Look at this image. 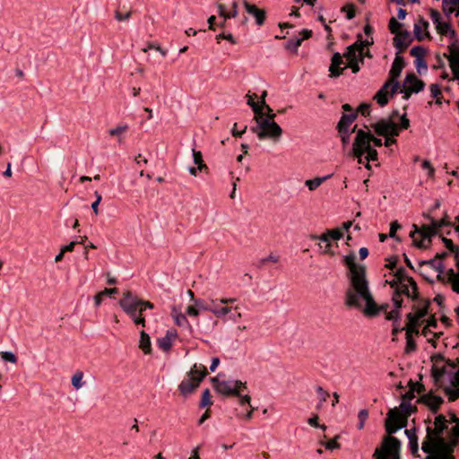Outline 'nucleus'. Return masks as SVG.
<instances>
[{
	"label": "nucleus",
	"mask_w": 459,
	"mask_h": 459,
	"mask_svg": "<svg viewBox=\"0 0 459 459\" xmlns=\"http://www.w3.org/2000/svg\"><path fill=\"white\" fill-rule=\"evenodd\" d=\"M402 295H405L408 298H411L412 300L417 299L418 297V288L417 283L412 278L405 279V281H401L399 285H397L394 290V294L393 296V301L394 307L397 308L402 307L403 299L401 298Z\"/></svg>",
	"instance_id": "f8f14e48"
},
{
	"label": "nucleus",
	"mask_w": 459,
	"mask_h": 459,
	"mask_svg": "<svg viewBox=\"0 0 459 459\" xmlns=\"http://www.w3.org/2000/svg\"><path fill=\"white\" fill-rule=\"evenodd\" d=\"M399 83H391V82H385L380 90L375 94L374 100L381 107L385 106L388 103L390 98H392L397 91Z\"/></svg>",
	"instance_id": "2eb2a0df"
},
{
	"label": "nucleus",
	"mask_w": 459,
	"mask_h": 459,
	"mask_svg": "<svg viewBox=\"0 0 459 459\" xmlns=\"http://www.w3.org/2000/svg\"><path fill=\"white\" fill-rule=\"evenodd\" d=\"M342 236L343 234L340 229H333L319 237H313V238L319 240L318 246L323 254L333 255L335 251L333 249V244L342 238Z\"/></svg>",
	"instance_id": "ddd939ff"
},
{
	"label": "nucleus",
	"mask_w": 459,
	"mask_h": 459,
	"mask_svg": "<svg viewBox=\"0 0 459 459\" xmlns=\"http://www.w3.org/2000/svg\"><path fill=\"white\" fill-rule=\"evenodd\" d=\"M368 418V411L366 409L360 410L358 414L359 423L358 429H363L365 426V422Z\"/></svg>",
	"instance_id": "09e8293b"
},
{
	"label": "nucleus",
	"mask_w": 459,
	"mask_h": 459,
	"mask_svg": "<svg viewBox=\"0 0 459 459\" xmlns=\"http://www.w3.org/2000/svg\"><path fill=\"white\" fill-rule=\"evenodd\" d=\"M410 54L413 57H424L425 49L422 47H413L411 49Z\"/></svg>",
	"instance_id": "4d7b16f0"
},
{
	"label": "nucleus",
	"mask_w": 459,
	"mask_h": 459,
	"mask_svg": "<svg viewBox=\"0 0 459 459\" xmlns=\"http://www.w3.org/2000/svg\"><path fill=\"white\" fill-rule=\"evenodd\" d=\"M355 255L351 254L344 256V264L349 268V278L357 276H361L366 274V270L363 265H359L355 263Z\"/></svg>",
	"instance_id": "412c9836"
},
{
	"label": "nucleus",
	"mask_w": 459,
	"mask_h": 459,
	"mask_svg": "<svg viewBox=\"0 0 459 459\" xmlns=\"http://www.w3.org/2000/svg\"><path fill=\"white\" fill-rule=\"evenodd\" d=\"M247 98V104L252 108L254 113L255 116L261 115L263 106H259L257 102L255 101V99L257 97L256 94H247L246 96Z\"/></svg>",
	"instance_id": "58836bf2"
},
{
	"label": "nucleus",
	"mask_w": 459,
	"mask_h": 459,
	"mask_svg": "<svg viewBox=\"0 0 459 459\" xmlns=\"http://www.w3.org/2000/svg\"><path fill=\"white\" fill-rule=\"evenodd\" d=\"M339 435L335 436L334 438L329 440L328 442L322 443L327 450H333L340 448V444L338 443Z\"/></svg>",
	"instance_id": "864d4df0"
},
{
	"label": "nucleus",
	"mask_w": 459,
	"mask_h": 459,
	"mask_svg": "<svg viewBox=\"0 0 459 459\" xmlns=\"http://www.w3.org/2000/svg\"><path fill=\"white\" fill-rule=\"evenodd\" d=\"M344 302L347 307L355 308H361L365 302L364 314L368 316H377L380 310L370 293L366 274L351 278Z\"/></svg>",
	"instance_id": "f03ea898"
},
{
	"label": "nucleus",
	"mask_w": 459,
	"mask_h": 459,
	"mask_svg": "<svg viewBox=\"0 0 459 459\" xmlns=\"http://www.w3.org/2000/svg\"><path fill=\"white\" fill-rule=\"evenodd\" d=\"M400 408L402 410V413L403 415H406V419L408 418V416L411 415V412L414 411L415 410V407L412 406L409 401H406V400H403L401 405H400Z\"/></svg>",
	"instance_id": "c03bdc74"
},
{
	"label": "nucleus",
	"mask_w": 459,
	"mask_h": 459,
	"mask_svg": "<svg viewBox=\"0 0 459 459\" xmlns=\"http://www.w3.org/2000/svg\"><path fill=\"white\" fill-rule=\"evenodd\" d=\"M307 423L312 426V427H315V428H320L322 429L323 430H325L326 429V426L325 425H319L318 424V416L317 415H315L311 418H309L307 420Z\"/></svg>",
	"instance_id": "69168bd1"
},
{
	"label": "nucleus",
	"mask_w": 459,
	"mask_h": 459,
	"mask_svg": "<svg viewBox=\"0 0 459 459\" xmlns=\"http://www.w3.org/2000/svg\"><path fill=\"white\" fill-rule=\"evenodd\" d=\"M458 367L459 359L455 360H447L446 364L441 367H439L437 364H435L432 368V376L436 382H440L446 374H450L451 371Z\"/></svg>",
	"instance_id": "f3484780"
},
{
	"label": "nucleus",
	"mask_w": 459,
	"mask_h": 459,
	"mask_svg": "<svg viewBox=\"0 0 459 459\" xmlns=\"http://www.w3.org/2000/svg\"><path fill=\"white\" fill-rule=\"evenodd\" d=\"M442 7L446 15H450L454 13L456 14L457 10H459V5H457L455 0H443Z\"/></svg>",
	"instance_id": "c9c22d12"
},
{
	"label": "nucleus",
	"mask_w": 459,
	"mask_h": 459,
	"mask_svg": "<svg viewBox=\"0 0 459 459\" xmlns=\"http://www.w3.org/2000/svg\"><path fill=\"white\" fill-rule=\"evenodd\" d=\"M357 126H354L351 131H338L339 136L343 146H346L350 143V135L351 133L356 132Z\"/></svg>",
	"instance_id": "de8ad7c7"
},
{
	"label": "nucleus",
	"mask_w": 459,
	"mask_h": 459,
	"mask_svg": "<svg viewBox=\"0 0 459 459\" xmlns=\"http://www.w3.org/2000/svg\"><path fill=\"white\" fill-rule=\"evenodd\" d=\"M407 318H408V323L404 328L406 331V336H412L413 333L418 334L419 333V330H418L419 322L414 320L411 316H407Z\"/></svg>",
	"instance_id": "4c0bfd02"
},
{
	"label": "nucleus",
	"mask_w": 459,
	"mask_h": 459,
	"mask_svg": "<svg viewBox=\"0 0 459 459\" xmlns=\"http://www.w3.org/2000/svg\"><path fill=\"white\" fill-rule=\"evenodd\" d=\"M442 335L441 332L434 333L431 331V333L429 334V337L427 338V341L432 344L434 348L437 347V340Z\"/></svg>",
	"instance_id": "13d9d810"
},
{
	"label": "nucleus",
	"mask_w": 459,
	"mask_h": 459,
	"mask_svg": "<svg viewBox=\"0 0 459 459\" xmlns=\"http://www.w3.org/2000/svg\"><path fill=\"white\" fill-rule=\"evenodd\" d=\"M357 116L358 113L342 114L336 126L337 131H351L352 128L351 126L357 118Z\"/></svg>",
	"instance_id": "b1692460"
},
{
	"label": "nucleus",
	"mask_w": 459,
	"mask_h": 459,
	"mask_svg": "<svg viewBox=\"0 0 459 459\" xmlns=\"http://www.w3.org/2000/svg\"><path fill=\"white\" fill-rule=\"evenodd\" d=\"M448 429V420L446 416L439 414L435 418L434 429L427 428V437L422 443L421 449L427 454L444 451L448 444L442 437L443 432Z\"/></svg>",
	"instance_id": "20e7f679"
},
{
	"label": "nucleus",
	"mask_w": 459,
	"mask_h": 459,
	"mask_svg": "<svg viewBox=\"0 0 459 459\" xmlns=\"http://www.w3.org/2000/svg\"><path fill=\"white\" fill-rule=\"evenodd\" d=\"M172 317L177 325H178V326L188 325L190 329L192 328L188 323L186 316L184 314H182L180 311H178L177 309H173Z\"/></svg>",
	"instance_id": "e433bc0d"
},
{
	"label": "nucleus",
	"mask_w": 459,
	"mask_h": 459,
	"mask_svg": "<svg viewBox=\"0 0 459 459\" xmlns=\"http://www.w3.org/2000/svg\"><path fill=\"white\" fill-rule=\"evenodd\" d=\"M429 22L420 18L414 25V34L419 40H422L425 38H429V34L428 31Z\"/></svg>",
	"instance_id": "a878e982"
},
{
	"label": "nucleus",
	"mask_w": 459,
	"mask_h": 459,
	"mask_svg": "<svg viewBox=\"0 0 459 459\" xmlns=\"http://www.w3.org/2000/svg\"><path fill=\"white\" fill-rule=\"evenodd\" d=\"M236 301V299H214L211 300V308L209 311L214 315V311L221 309L224 305H230Z\"/></svg>",
	"instance_id": "c756f323"
},
{
	"label": "nucleus",
	"mask_w": 459,
	"mask_h": 459,
	"mask_svg": "<svg viewBox=\"0 0 459 459\" xmlns=\"http://www.w3.org/2000/svg\"><path fill=\"white\" fill-rule=\"evenodd\" d=\"M420 401L434 412L437 411V410L443 403V399L441 397L430 394L423 395L420 398Z\"/></svg>",
	"instance_id": "bb28decb"
},
{
	"label": "nucleus",
	"mask_w": 459,
	"mask_h": 459,
	"mask_svg": "<svg viewBox=\"0 0 459 459\" xmlns=\"http://www.w3.org/2000/svg\"><path fill=\"white\" fill-rule=\"evenodd\" d=\"M411 41V35L408 32H399L394 38V45L397 49L395 57H401L403 50L408 48Z\"/></svg>",
	"instance_id": "aec40b11"
},
{
	"label": "nucleus",
	"mask_w": 459,
	"mask_h": 459,
	"mask_svg": "<svg viewBox=\"0 0 459 459\" xmlns=\"http://www.w3.org/2000/svg\"><path fill=\"white\" fill-rule=\"evenodd\" d=\"M364 59H350L349 63H345L343 59H332V64L329 67L330 76L337 77L342 74V71L346 68H351L352 73L359 71V62L363 63Z\"/></svg>",
	"instance_id": "4468645a"
},
{
	"label": "nucleus",
	"mask_w": 459,
	"mask_h": 459,
	"mask_svg": "<svg viewBox=\"0 0 459 459\" xmlns=\"http://www.w3.org/2000/svg\"><path fill=\"white\" fill-rule=\"evenodd\" d=\"M421 167L423 169L428 170L429 177L432 178L434 176L435 169L432 167L431 163L429 160H423Z\"/></svg>",
	"instance_id": "338daca9"
},
{
	"label": "nucleus",
	"mask_w": 459,
	"mask_h": 459,
	"mask_svg": "<svg viewBox=\"0 0 459 459\" xmlns=\"http://www.w3.org/2000/svg\"><path fill=\"white\" fill-rule=\"evenodd\" d=\"M119 305L136 325H142L143 326H145V318L143 313L147 308L152 309L154 307L152 302L143 300L130 291L123 294Z\"/></svg>",
	"instance_id": "423d86ee"
},
{
	"label": "nucleus",
	"mask_w": 459,
	"mask_h": 459,
	"mask_svg": "<svg viewBox=\"0 0 459 459\" xmlns=\"http://www.w3.org/2000/svg\"><path fill=\"white\" fill-rule=\"evenodd\" d=\"M243 5L246 12L255 18V23L258 26L264 25L266 18V13L264 9L258 8L255 4H251L247 0L243 1Z\"/></svg>",
	"instance_id": "6ab92c4d"
},
{
	"label": "nucleus",
	"mask_w": 459,
	"mask_h": 459,
	"mask_svg": "<svg viewBox=\"0 0 459 459\" xmlns=\"http://www.w3.org/2000/svg\"><path fill=\"white\" fill-rule=\"evenodd\" d=\"M351 152L358 160V163H362L364 155L367 161H375L378 159L377 151L372 146L369 132L364 131L363 129L356 131Z\"/></svg>",
	"instance_id": "0eeeda50"
},
{
	"label": "nucleus",
	"mask_w": 459,
	"mask_h": 459,
	"mask_svg": "<svg viewBox=\"0 0 459 459\" xmlns=\"http://www.w3.org/2000/svg\"><path fill=\"white\" fill-rule=\"evenodd\" d=\"M398 116V112H394L389 117L383 118L373 124L371 127L375 133L380 136H398L400 131L408 129L410 126V120L406 114H403L400 117V123L395 122V117Z\"/></svg>",
	"instance_id": "6e6552de"
},
{
	"label": "nucleus",
	"mask_w": 459,
	"mask_h": 459,
	"mask_svg": "<svg viewBox=\"0 0 459 459\" xmlns=\"http://www.w3.org/2000/svg\"><path fill=\"white\" fill-rule=\"evenodd\" d=\"M178 339V333L174 329L168 330L163 337L158 339V346L164 351H169L172 348L174 342Z\"/></svg>",
	"instance_id": "5701e85b"
},
{
	"label": "nucleus",
	"mask_w": 459,
	"mask_h": 459,
	"mask_svg": "<svg viewBox=\"0 0 459 459\" xmlns=\"http://www.w3.org/2000/svg\"><path fill=\"white\" fill-rule=\"evenodd\" d=\"M195 304L197 307V308L199 309V312L200 311H209V308H211V304L208 305L205 303L204 300L200 299H195Z\"/></svg>",
	"instance_id": "bf43d9fd"
},
{
	"label": "nucleus",
	"mask_w": 459,
	"mask_h": 459,
	"mask_svg": "<svg viewBox=\"0 0 459 459\" xmlns=\"http://www.w3.org/2000/svg\"><path fill=\"white\" fill-rule=\"evenodd\" d=\"M443 277H445V281H442L449 283L452 290L455 292L459 293V273H455L453 269H449L443 274Z\"/></svg>",
	"instance_id": "cd10ccee"
},
{
	"label": "nucleus",
	"mask_w": 459,
	"mask_h": 459,
	"mask_svg": "<svg viewBox=\"0 0 459 459\" xmlns=\"http://www.w3.org/2000/svg\"><path fill=\"white\" fill-rule=\"evenodd\" d=\"M232 312V307L229 305H224V307L218 310L214 311V316L222 320H226V316L231 314Z\"/></svg>",
	"instance_id": "37998d69"
},
{
	"label": "nucleus",
	"mask_w": 459,
	"mask_h": 459,
	"mask_svg": "<svg viewBox=\"0 0 459 459\" xmlns=\"http://www.w3.org/2000/svg\"><path fill=\"white\" fill-rule=\"evenodd\" d=\"M207 374L208 371L205 366L195 364L187 373L186 377L178 385L180 394L187 397L194 394Z\"/></svg>",
	"instance_id": "1a4fd4ad"
},
{
	"label": "nucleus",
	"mask_w": 459,
	"mask_h": 459,
	"mask_svg": "<svg viewBox=\"0 0 459 459\" xmlns=\"http://www.w3.org/2000/svg\"><path fill=\"white\" fill-rule=\"evenodd\" d=\"M415 301L413 305V312L409 313L407 316L412 317L416 321H420L423 318L429 311V300L428 299H420L417 297V299H413Z\"/></svg>",
	"instance_id": "a211bd4d"
},
{
	"label": "nucleus",
	"mask_w": 459,
	"mask_h": 459,
	"mask_svg": "<svg viewBox=\"0 0 459 459\" xmlns=\"http://www.w3.org/2000/svg\"><path fill=\"white\" fill-rule=\"evenodd\" d=\"M426 218L429 221V223L423 224L420 227L413 224V230L410 232L413 245L419 248H428L431 244V238L440 234L444 227L451 225L447 215L440 220H435L429 215H426Z\"/></svg>",
	"instance_id": "7ed1b4c3"
},
{
	"label": "nucleus",
	"mask_w": 459,
	"mask_h": 459,
	"mask_svg": "<svg viewBox=\"0 0 459 459\" xmlns=\"http://www.w3.org/2000/svg\"><path fill=\"white\" fill-rule=\"evenodd\" d=\"M448 375L450 376L449 380H450L451 385L453 387H459V369L455 373H453L451 371V373Z\"/></svg>",
	"instance_id": "680f3d73"
},
{
	"label": "nucleus",
	"mask_w": 459,
	"mask_h": 459,
	"mask_svg": "<svg viewBox=\"0 0 459 459\" xmlns=\"http://www.w3.org/2000/svg\"><path fill=\"white\" fill-rule=\"evenodd\" d=\"M421 265H428L433 268L437 273V280L445 281V277H443L444 273V265L442 262L438 261L437 258H433L428 261H422L420 263Z\"/></svg>",
	"instance_id": "c85d7f7f"
},
{
	"label": "nucleus",
	"mask_w": 459,
	"mask_h": 459,
	"mask_svg": "<svg viewBox=\"0 0 459 459\" xmlns=\"http://www.w3.org/2000/svg\"><path fill=\"white\" fill-rule=\"evenodd\" d=\"M448 434L455 443L459 438V424H455Z\"/></svg>",
	"instance_id": "e2e57ef3"
},
{
	"label": "nucleus",
	"mask_w": 459,
	"mask_h": 459,
	"mask_svg": "<svg viewBox=\"0 0 459 459\" xmlns=\"http://www.w3.org/2000/svg\"><path fill=\"white\" fill-rule=\"evenodd\" d=\"M442 241L444 242L445 246L453 253H455V256L458 257L459 255V247H455L453 243V241L446 238H442Z\"/></svg>",
	"instance_id": "603ef678"
},
{
	"label": "nucleus",
	"mask_w": 459,
	"mask_h": 459,
	"mask_svg": "<svg viewBox=\"0 0 459 459\" xmlns=\"http://www.w3.org/2000/svg\"><path fill=\"white\" fill-rule=\"evenodd\" d=\"M129 126L127 124H118L117 126L108 129V134L109 136L117 137L119 143H123L122 135L128 131Z\"/></svg>",
	"instance_id": "7c9ffc66"
},
{
	"label": "nucleus",
	"mask_w": 459,
	"mask_h": 459,
	"mask_svg": "<svg viewBox=\"0 0 459 459\" xmlns=\"http://www.w3.org/2000/svg\"><path fill=\"white\" fill-rule=\"evenodd\" d=\"M401 26V23L394 17L390 19L388 27L392 33H395V35L399 33Z\"/></svg>",
	"instance_id": "5fc2aeb1"
},
{
	"label": "nucleus",
	"mask_w": 459,
	"mask_h": 459,
	"mask_svg": "<svg viewBox=\"0 0 459 459\" xmlns=\"http://www.w3.org/2000/svg\"><path fill=\"white\" fill-rule=\"evenodd\" d=\"M404 66V59H394L389 72V79L386 82H391V83H399L396 79L400 76Z\"/></svg>",
	"instance_id": "393cba45"
},
{
	"label": "nucleus",
	"mask_w": 459,
	"mask_h": 459,
	"mask_svg": "<svg viewBox=\"0 0 459 459\" xmlns=\"http://www.w3.org/2000/svg\"><path fill=\"white\" fill-rule=\"evenodd\" d=\"M424 82L418 79L414 74L406 75L403 82V91L405 97L408 98L411 93H418L424 88Z\"/></svg>",
	"instance_id": "dca6fc26"
},
{
	"label": "nucleus",
	"mask_w": 459,
	"mask_h": 459,
	"mask_svg": "<svg viewBox=\"0 0 459 459\" xmlns=\"http://www.w3.org/2000/svg\"><path fill=\"white\" fill-rule=\"evenodd\" d=\"M399 309H400V308H397V307H395V308H394V309H393L392 311H390V312H388V313L386 314L385 318H386L387 320H393V321H395V322H396V321L400 318Z\"/></svg>",
	"instance_id": "0e129e2a"
},
{
	"label": "nucleus",
	"mask_w": 459,
	"mask_h": 459,
	"mask_svg": "<svg viewBox=\"0 0 459 459\" xmlns=\"http://www.w3.org/2000/svg\"><path fill=\"white\" fill-rule=\"evenodd\" d=\"M415 349H416V343H415V341L413 340L412 336H406V348H405L406 352L413 351H415Z\"/></svg>",
	"instance_id": "052dcab7"
},
{
	"label": "nucleus",
	"mask_w": 459,
	"mask_h": 459,
	"mask_svg": "<svg viewBox=\"0 0 459 459\" xmlns=\"http://www.w3.org/2000/svg\"><path fill=\"white\" fill-rule=\"evenodd\" d=\"M358 112H359L362 116L367 117L370 113V105L367 103H362L358 108Z\"/></svg>",
	"instance_id": "774afa93"
},
{
	"label": "nucleus",
	"mask_w": 459,
	"mask_h": 459,
	"mask_svg": "<svg viewBox=\"0 0 459 459\" xmlns=\"http://www.w3.org/2000/svg\"><path fill=\"white\" fill-rule=\"evenodd\" d=\"M437 325V320L434 317H431L428 320L427 325L424 326V328L421 331V334L424 337H429V334L431 333L432 328H436Z\"/></svg>",
	"instance_id": "79ce46f5"
},
{
	"label": "nucleus",
	"mask_w": 459,
	"mask_h": 459,
	"mask_svg": "<svg viewBox=\"0 0 459 459\" xmlns=\"http://www.w3.org/2000/svg\"><path fill=\"white\" fill-rule=\"evenodd\" d=\"M446 393L448 395L450 401H455L459 398V387H449L446 389Z\"/></svg>",
	"instance_id": "6e6d98bb"
},
{
	"label": "nucleus",
	"mask_w": 459,
	"mask_h": 459,
	"mask_svg": "<svg viewBox=\"0 0 459 459\" xmlns=\"http://www.w3.org/2000/svg\"><path fill=\"white\" fill-rule=\"evenodd\" d=\"M406 424V415H403L396 408L388 411L385 420V430L389 436L384 438L381 447L375 450L374 456L376 459H400L401 442L391 435L405 427Z\"/></svg>",
	"instance_id": "f257e3e1"
},
{
	"label": "nucleus",
	"mask_w": 459,
	"mask_h": 459,
	"mask_svg": "<svg viewBox=\"0 0 459 459\" xmlns=\"http://www.w3.org/2000/svg\"><path fill=\"white\" fill-rule=\"evenodd\" d=\"M256 126L252 127L251 131L255 133L259 140L270 139L276 143L282 134L281 127L274 121L264 119V114L255 116Z\"/></svg>",
	"instance_id": "9d476101"
},
{
	"label": "nucleus",
	"mask_w": 459,
	"mask_h": 459,
	"mask_svg": "<svg viewBox=\"0 0 459 459\" xmlns=\"http://www.w3.org/2000/svg\"><path fill=\"white\" fill-rule=\"evenodd\" d=\"M139 348L145 354H150L152 352L151 338L144 331L141 332Z\"/></svg>",
	"instance_id": "473e14b6"
},
{
	"label": "nucleus",
	"mask_w": 459,
	"mask_h": 459,
	"mask_svg": "<svg viewBox=\"0 0 459 459\" xmlns=\"http://www.w3.org/2000/svg\"><path fill=\"white\" fill-rule=\"evenodd\" d=\"M405 434L409 439L410 449L412 455H416L419 449L418 446V437L415 429H410L405 430Z\"/></svg>",
	"instance_id": "2f4dec72"
},
{
	"label": "nucleus",
	"mask_w": 459,
	"mask_h": 459,
	"mask_svg": "<svg viewBox=\"0 0 459 459\" xmlns=\"http://www.w3.org/2000/svg\"><path fill=\"white\" fill-rule=\"evenodd\" d=\"M442 453L441 455H433L434 453L432 454H429V455L426 457V459H454L453 456L450 455V451L448 449V447L444 450V451H437L436 453Z\"/></svg>",
	"instance_id": "49530a36"
},
{
	"label": "nucleus",
	"mask_w": 459,
	"mask_h": 459,
	"mask_svg": "<svg viewBox=\"0 0 459 459\" xmlns=\"http://www.w3.org/2000/svg\"><path fill=\"white\" fill-rule=\"evenodd\" d=\"M83 376H84V374L81 370L75 371V373L73 375L72 385L75 389L78 390V389L82 388V385H84V383L82 382Z\"/></svg>",
	"instance_id": "a19ab883"
},
{
	"label": "nucleus",
	"mask_w": 459,
	"mask_h": 459,
	"mask_svg": "<svg viewBox=\"0 0 459 459\" xmlns=\"http://www.w3.org/2000/svg\"><path fill=\"white\" fill-rule=\"evenodd\" d=\"M214 390L224 396H237L240 405L249 404L250 395L247 394L246 382L240 380H224L219 377L212 378Z\"/></svg>",
	"instance_id": "39448f33"
},
{
	"label": "nucleus",
	"mask_w": 459,
	"mask_h": 459,
	"mask_svg": "<svg viewBox=\"0 0 459 459\" xmlns=\"http://www.w3.org/2000/svg\"><path fill=\"white\" fill-rule=\"evenodd\" d=\"M331 177H332V175H327V176L321 177V178H315L313 179H307L305 181V185L308 187V189L310 191H314V190L317 189L321 186L322 183H324L325 181L329 179Z\"/></svg>",
	"instance_id": "72a5a7b5"
},
{
	"label": "nucleus",
	"mask_w": 459,
	"mask_h": 459,
	"mask_svg": "<svg viewBox=\"0 0 459 459\" xmlns=\"http://www.w3.org/2000/svg\"><path fill=\"white\" fill-rule=\"evenodd\" d=\"M312 36V30L304 29L302 30L299 36L289 39L286 43L285 48L290 50L291 53H294L298 48L300 46L301 42L305 39H309Z\"/></svg>",
	"instance_id": "4be33fe9"
},
{
	"label": "nucleus",
	"mask_w": 459,
	"mask_h": 459,
	"mask_svg": "<svg viewBox=\"0 0 459 459\" xmlns=\"http://www.w3.org/2000/svg\"><path fill=\"white\" fill-rule=\"evenodd\" d=\"M1 358L4 361L10 362L13 364H15L18 361L16 355L12 351H2Z\"/></svg>",
	"instance_id": "8fccbe9b"
},
{
	"label": "nucleus",
	"mask_w": 459,
	"mask_h": 459,
	"mask_svg": "<svg viewBox=\"0 0 459 459\" xmlns=\"http://www.w3.org/2000/svg\"><path fill=\"white\" fill-rule=\"evenodd\" d=\"M436 29L440 35L455 34V31L451 29L450 23L446 22L441 21L440 22H437Z\"/></svg>",
	"instance_id": "ea45409f"
},
{
	"label": "nucleus",
	"mask_w": 459,
	"mask_h": 459,
	"mask_svg": "<svg viewBox=\"0 0 459 459\" xmlns=\"http://www.w3.org/2000/svg\"><path fill=\"white\" fill-rule=\"evenodd\" d=\"M194 163L198 167L199 171H208V167L203 160V154L200 151L193 149Z\"/></svg>",
	"instance_id": "f704fd0d"
},
{
	"label": "nucleus",
	"mask_w": 459,
	"mask_h": 459,
	"mask_svg": "<svg viewBox=\"0 0 459 459\" xmlns=\"http://www.w3.org/2000/svg\"><path fill=\"white\" fill-rule=\"evenodd\" d=\"M372 44V38L363 39L362 36L359 35L357 40L347 48V51L343 55L334 52L332 57H371L369 55V46Z\"/></svg>",
	"instance_id": "9b49d317"
},
{
	"label": "nucleus",
	"mask_w": 459,
	"mask_h": 459,
	"mask_svg": "<svg viewBox=\"0 0 459 459\" xmlns=\"http://www.w3.org/2000/svg\"><path fill=\"white\" fill-rule=\"evenodd\" d=\"M212 404V399H211V393L209 389H205L201 397L200 401V407H207Z\"/></svg>",
	"instance_id": "a18cd8bd"
},
{
	"label": "nucleus",
	"mask_w": 459,
	"mask_h": 459,
	"mask_svg": "<svg viewBox=\"0 0 459 459\" xmlns=\"http://www.w3.org/2000/svg\"><path fill=\"white\" fill-rule=\"evenodd\" d=\"M455 79L459 81V59H448Z\"/></svg>",
	"instance_id": "3c124183"
}]
</instances>
